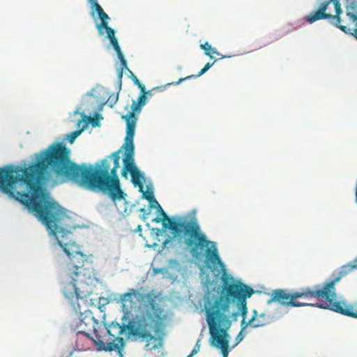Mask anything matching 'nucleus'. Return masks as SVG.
I'll list each match as a JSON object with an SVG mask.
<instances>
[{
    "instance_id": "obj_20",
    "label": "nucleus",
    "mask_w": 357,
    "mask_h": 357,
    "mask_svg": "<svg viewBox=\"0 0 357 357\" xmlns=\"http://www.w3.org/2000/svg\"><path fill=\"white\" fill-rule=\"evenodd\" d=\"M146 102V94H140L137 98V100H133L132 104L131 105L130 112H139L142 109V107L144 106Z\"/></svg>"
},
{
    "instance_id": "obj_13",
    "label": "nucleus",
    "mask_w": 357,
    "mask_h": 357,
    "mask_svg": "<svg viewBox=\"0 0 357 357\" xmlns=\"http://www.w3.org/2000/svg\"><path fill=\"white\" fill-rule=\"evenodd\" d=\"M357 270V257L347 264L342 265L339 268L335 269L330 275L336 282H339L342 278L351 271Z\"/></svg>"
},
{
    "instance_id": "obj_44",
    "label": "nucleus",
    "mask_w": 357,
    "mask_h": 357,
    "mask_svg": "<svg viewBox=\"0 0 357 357\" xmlns=\"http://www.w3.org/2000/svg\"><path fill=\"white\" fill-rule=\"evenodd\" d=\"M355 202L357 204V195L355 196Z\"/></svg>"
},
{
    "instance_id": "obj_11",
    "label": "nucleus",
    "mask_w": 357,
    "mask_h": 357,
    "mask_svg": "<svg viewBox=\"0 0 357 357\" xmlns=\"http://www.w3.org/2000/svg\"><path fill=\"white\" fill-rule=\"evenodd\" d=\"M127 326L126 325H121L119 324L112 323L109 328L107 329L106 332L113 338H115L112 342L119 344V349H115L114 351L117 350L121 354V348L123 347L124 340L121 335L126 332Z\"/></svg>"
},
{
    "instance_id": "obj_30",
    "label": "nucleus",
    "mask_w": 357,
    "mask_h": 357,
    "mask_svg": "<svg viewBox=\"0 0 357 357\" xmlns=\"http://www.w3.org/2000/svg\"><path fill=\"white\" fill-rule=\"evenodd\" d=\"M338 29H340L344 33H345L349 36H352L357 40V32L356 31H352V29H351L344 25H342Z\"/></svg>"
},
{
    "instance_id": "obj_28",
    "label": "nucleus",
    "mask_w": 357,
    "mask_h": 357,
    "mask_svg": "<svg viewBox=\"0 0 357 357\" xmlns=\"http://www.w3.org/2000/svg\"><path fill=\"white\" fill-rule=\"evenodd\" d=\"M259 314L257 310H253L252 311V315L250 319H249L250 321H252V324L259 323V324H265V326L267 325V323L265 321H262L258 319Z\"/></svg>"
},
{
    "instance_id": "obj_1",
    "label": "nucleus",
    "mask_w": 357,
    "mask_h": 357,
    "mask_svg": "<svg viewBox=\"0 0 357 357\" xmlns=\"http://www.w3.org/2000/svg\"><path fill=\"white\" fill-rule=\"evenodd\" d=\"M121 149L101 160L95 167L86 163L78 165L71 160L70 149L63 142H54L46 149L35 154L36 160L29 165L0 167V191L17 201L44 224L56 238L59 245L69 258L63 293L68 298H86L91 291L82 290L85 282L82 277L91 278V256L78 250V245L68 240L71 234L63 227L67 216L65 211L43 188V184L58 185L73 182L91 190L107 193L115 200L124 199L117 170L120 167Z\"/></svg>"
},
{
    "instance_id": "obj_15",
    "label": "nucleus",
    "mask_w": 357,
    "mask_h": 357,
    "mask_svg": "<svg viewBox=\"0 0 357 357\" xmlns=\"http://www.w3.org/2000/svg\"><path fill=\"white\" fill-rule=\"evenodd\" d=\"M144 181L145 178L143 173H142L137 168V167L135 165L132 172H131V181L134 186L139 187V192H143V183L144 182Z\"/></svg>"
},
{
    "instance_id": "obj_8",
    "label": "nucleus",
    "mask_w": 357,
    "mask_h": 357,
    "mask_svg": "<svg viewBox=\"0 0 357 357\" xmlns=\"http://www.w3.org/2000/svg\"><path fill=\"white\" fill-rule=\"evenodd\" d=\"M264 294L270 296L267 300L266 304L271 305L276 303L285 307H305L303 302L295 301L294 289L278 288L271 291V292H264Z\"/></svg>"
},
{
    "instance_id": "obj_36",
    "label": "nucleus",
    "mask_w": 357,
    "mask_h": 357,
    "mask_svg": "<svg viewBox=\"0 0 357 357\" xmlns=\"http://www.w3.org/2000/svg\"><path fill=\"white\" fill-rule=\"evenodd\" d=\"M149 203H150L151 207L155 208L157 209L158 208V205H160L158 202H157V204L155 202H149Z\"/></svg>"
},
{
    "instance_id": "obj_34",
    "label": "nucleus",
    "mask_w": 357,
    "mask_h": 357,
    "mask_svg": "<svg viewBox=\"0 0 357 357\" xmlns=\"http://www.w3.org/2000/svg\"><path fill=\"white\" fill-rule=\"evenodd\" d=\"M138 88L141 90L142 93L141 94H146L145 91V86L142 84V83H139V85H137Z\"/></svg>"
},
{
    "instance_id": "obj_23",
    "label": "nucleus",
    "mask_w": 357,
    "mask_h": 357,
    "mask_svg": "<svg viewBox=\"0 0 357 357\" xmlns=\"http://www.w3.org/2000/svg\"><path fill=\"white\" fill-rule=\"evenodd\" d=\"M212 65H213V63H207L204 66V67L199 72V73L197 75H192L187 76V77H185L184 78H181L176 82L171 83L170 84L178 85V84H181L182 82H183L185 80L189 79L192 78V77L193 78L198 77L202 75L203 74H204L212 66Z\"/></svg>"
},
{
    "instance_id": "obj_32",
    "label": "nucleus",
    "mask_w": 357,
    "mask_h": 357,
    "mask_svg": "<svg viewBox=\"0 0 357 357\" xmlns=\"http://www.w3.org/2000/svg\"><path fill=\"white\" fill-rule=\"evenodd\" d=\"M117 56L121 61V70H123V68H127V62L124 58V56L123 55V53L122 52L119 53L117 54Z\"/></svg>"
},
{
    "instance_id": "obj_22",
    "label": "nucleus",
    "mask_w": 357,
    "mask_h": 357,
    "mask_svg": "<svg viewBox=\"0 0 357 357\" xmlns=\"http://www.w3.org/2000/svg\"><path fill=\"white\" fill-rule=\"evenodd\" d=\"M229 329L225 328V357H228L229 352L234 349L233 344L230 345L231 337L229 334Z\"/></svg>"
},
{
    "instance_id": "obj_29",
    "label": "nucleus",
    "mask_w": 357,
    "mask_h": 357,
    "mask_svg": "<svg viewBox=\"0 0 357 357\" xmlns=\"http://www.w3.org/2000/svg\"><path fill=\"white\" fill-rule=\"evenodd\" d=\"M81 132L82 130H75L70 132L69 134L66 135V139L70 144H73L75 139L81 134Z\"/></svg>"
},
{
    "instance_id": "obj_35",
    "label": "nucleus",
    "mask_w": 357,
    "mask_h": 357,
    "mask_svg": "<svg viewBox=\"0 0 357 357\" xmlns=\"http://www.w3.org/2000/svg\"><path fill=\"white\" fill-rule=\"evenodd\" d=\"M267 314L266 312H261V314H259V318H263L264 319V320L263 321H265L266 319V317H267Z\"/></svg>"
},
{
    "instance_id": "obj_21",
    "label": "nucleus",
    "mask_w": 357,
    "mask_h": 357,
    "mask_svg": "<svg viewBox=\"0 0 357 357\" xmlns=\"http://www.w3.org/2000/svg\"><path fill=\"white\" fill-rule=\"evenodd\" d=\"M247 319H241V322H240V326H241L240 331H242L244 332H248L247 329L248 327H250L252 328H258L265 326V324H259V323L252 324V321H250L249 319L248 320H247Z\"/></svg>"
},
{
    "instance_id": "obj_38",
    "label": "nucleus",
    "mask_w": 357,
    "mask_h": 357,
    "mask_svg": "<svg viewBox=\"0 0 357 357\" xmlns=\"http://www.w3.org/2000/svg\"><path fill=\"white\" fill-rule=\"evenodd\" d=\"M110 99H112V100H114L116 102L117 100V99H118V96H114L113 97H112V96H111L109 97V100H110Z\"/></svg>"
},
{
    "instance_id": "obj_26",
    "label": "nucleus",
    "mask_w": 357,
    "mask_h": 357,
    "mask_svg": "<svg viewBox=\"0 0 357 357\" xmlns=\"http://www.w3.org/2000/svg\"><path fill=\"white\" fill-rule=\"evenodd\" d=\"M307 15L304 16L303 18L299 19L295 22H288L287 23L289 26V27L291 28V29H293V31H296L305 22L307 23V21L305 20V17Z\"/></svg>"
},
{
    "instance_id": "obj_14",
    "label": "nucleus",
    "mask_w": 357,
    "mask_h": 357,
    "mask_svg": "<svg viewBox=\"0 0 357 357\" xmlns=\"http://www.w3.org/2000/svg\"><path fill=\"white\" fill-rule=\"evenodd\" d=\"M123 167L121 172V175L123 177L127 178L128 173L129 172L131 174L135 165L134 162V154L125 153L123 158Z\"/></svg>"
},
{
    "instance_id": "obj_10",
    "label": "nucleus",
    "mask_w": 357,
    "mask_h": 357,
    "mask_svg": "<svg viewBox=\"0 0 357 357\" xmlns=\"http://www.w3.org/2000/svg\"><path fill=\"white\" fill-rule=\"evenodd\" d=\"M126 123V136L125 138V143L122 148L125 149V153L134 154V135L136 127L137 117L133 112H129L127 115L124 116Z\"/></svg>"
},
{
    "instance_id": "obj_40",
    "label": "nucleus",
    "mask_w": 357,
    "mask_h": 357,
    "mask_svg": "<svg viewBox=\"0 0 357 357\" xmlns=\"http://www.w3.org/2000/svg\"><path fill=\"white\" fill-rule=\"evenodd\" d=\"M354 23H355L354 29L352 31L357 32V21L355 22Z\"/></svg>"
},
{
    "instance_id": "obj_19",
    "label": "nucleus",
    "mask_w": 357,
    "mask_h": 357,
    "mask_svg": "<svg viewBox=\"0 0 357 357\" xmlns=\"http://www.w3.org/2000/svg\"><path fill=\"white\" fill-rule=\"evenodd\" d=\"M105 31L107 32V38L110 40V43L112 45L115 52H116V54L122 52L119 45L118 40L115 37L114 30L109 27L105 29Z\"/></svg>"
},
{
    "instance_id": "obj_39",
    "label": "nucleus",
    "mask_w": 357,
    "mask_h": 357,
    "mask_svg": "<svg viewBox=\"0 0 357 357\" xmlns=\"http://www.w3.org/2000/svg\"><path fill=\"white\" fill-rule=\"evenodd\" d=\"M153 221L155 222H160L161 221V218H155V219L153 220Z\"/></svg>"
},
{
    "instance_id": "obj_2",
    "label": "nucleus",
    "mask_w": 357,
    "mask_h": 357,
    "mask_svg": "<svg viewBox=\"0 0 357 357\" xmlns=\"http://www.w3.org/2000/svg\"><path fill=\"white\" fill-rule=\"evenodd\" d=\"M162 219V226L172 231L174 238L181 242L197 259L204 257V266L215 276L211 298H216L213 305L206 309V321L210 333L211 344L223 352V263L221 261L215 243L207 239L195 222L172 220L160 205L157 209Z\"/></svg>"
},
{
    "instance_id": "obj_3",
    "label": "nucleus",
    "mask_w": 357,
    "mask_h": 357,
    "mask_svg": "<svg viewBox=\"0 0 357 357\" xmlns=\"http://www.w3.org/2000/svg\"><path fill=\"white\" fill-rule=\"evenodd\" d=\"M158 296L153 291L141 294L138 290L130 289L120 297L122 307L126 314L132 312L140 302L143 308L142 314L137 317L134 335L146 340V347L153 350L162 346L163 335V310L157 303Z\"/></svg>"
},
{
    "instance_id": "obj_42",
    "label": "nucleus",
    "mask_w": 357,
    "mask_h": 357,
    "mask_svg": "<svg viewBox=\"0 0 357 357\" xmlns=\"http://www.w3.org/2000/svg\"><path fill=\"white\" fill-rule=\"evenodd\" d=\"M231 56H230V55H225V56H224V58H225V59H227V58H231Z\"/></svg>"
},
{
    "instance_id": "obj_27",
    "label": "nucleus",
    "mask_w": 357,
    "mask_h": 357,
    "mask_svg": "<svg viewBox=\"0 0 357 357\" xmlns=\"http://www.w3.org/2000/svg\"><path fill=\"white\" fill-rule=\"evenodd\" d=\"M248 335V332L240 331L235 337L234 343L233 344L234 349Z\"/></svg>"
},
{
    "instance_id": "obj_31",
    "label": "nucleus",
    "mask_w": 357,
    "mask_h": 357,
    "mask_svg": "<svg viewBox=\"0 0 357 357\" xmlns=\"http://www.w3.org/2000/svg\"><path fill=\"white\" fill-rule=\"evenodd\" d=\"M143 193L142 197L144 199L148 200L149 202H155L157 204V200L155 199L153 192H142Z\"/></svg>"
},
{
    "instance_id": "obj_37",
    "label": "nucleus",
    "mask_w": 357,
    "mask_h": 357,
    "mask_svg": "<svg viewBox=\"0 0 357 357\" xmlns=\"http://www.w3.org/2000/svg\"><path fill=\"white\" fill-rule=\"evenodd\" d=\"M132 80H133L135 84L137 85V86L139 85V83H141L139 82V80L137 78V77H135V76H133Z\"/></svg>"
},
{
    "instance_id": "obj_25",
    "label": "nucleus",
    "mask_w": 357,
    "mask_h": 357,
    "mask_svg": "<svg viewBox=\"0 0 357 357\" xmlns=\"http://www.w3.org/2000/svg\"><path fill=\"white\" fill-rule=\"evenodd\" d=\"M201 48L204 51L205 54L210 56L211 59L215 58L214 55H220L215 48L212 47L211 45L208 43L206 42L204 44L201 45Z\"/></svg>"
},
{
    "instance_id": "obj_18",
    "label": "nucleus",
    "mask_w": 357,
    "mask_h": 357,
    "mask_svg": "<svg viewBox=\"0 0 357 357\" xmlns=\"http://www.w3.org/2000/svg\"><path fill=\"white\" fill-rule=\"evenodd\" d=\"M347 16L352 22H357V0H351L345 5Z\"/></svg>"
},
{
    "instance_id": "obj_17",
    "label": "nucleus",
    "mask_w": 357,
    "mask_h": 357,
    "mask_svg": "<svg viewBox=\"0 0 357 357\" xmlns=\"http://www.w3.org/2000/svg\"><path fill=\"white\" fill-rule=\"evenodd\" d=\"M293 31V29H291L290 27H289L288 24H286L283 26H282L280 29H278L275 30L273 33H271V36L272 38V40L271 42L264 44L263 46H266L268 44H270L272 42L278 40L279 39L282 38L284 36H287V34L291 33Z\"/></svg>"
},
{
    "instance_id": "obj_16",
    "label": "nucleus",
    "mask_w": 357,
    "mask_h": 357,
    "mask_svg": "<svg viewBox=\"0 0 357 357\" xmlns=\"http://www.w3.org/2000/svg\"><path fill=\"white\" fill-rule=\"evenodd\" d=\"M288 312L289 310H285L281 307H278L273 310V312L268 314L266 319L267 325L281 319Z\"/></svg>"
},
{
    "instance_id": "obj_24",
    "label": "nucleus",
    "mask_w": 357,
    "mask_h": 357,
    "mask_svg": "<svg viewBox=\"0 0 357 357\" xmlns=\"http://www.w3.org/2000/svg\"><path fill=\"white\" fill-rule=\"evenodd\" d=\"M238 316L235 313L234 310L231 312L225 313V328H230L232 323L238 321Z\"/></svg>"
},
{
    "instance_id": "obj_33",
    "label": "nucleus",
    "mask_w": 357,
    "mask_h": 357,
    "mask_svg": "<svg viewBox=\"0 0 357 357\" xmlns=\"http://www.w3.org/2000/svg\"><path fill=\"white\" fill-rule=\"evenodd\" d=\"M199 342H200V340H199L197 341L196 345L195 346L194 349L192 350L191 353L188 356V357H192L193 355L196 354L199 351V349H200Z\"/></svg>"
},
{
    "instance_id": "obj_5",
    "label": "nucleus",
    "mask_w": 357,
    "mask_h": 357,
    "mask_svg": "<svg viewBox=\"0 0 357 357\" xmlns=\"http://www.w3.org/2000/svg\"><path fill=\"white\" fill-rule=\"evenodd\" d=\"M98 324L95 319L91 316H85L79 319L77 324V341L76 347L79 350H86L89 348L88 345L81 344L82 340L88 342H93L97 347L98 351H112L115 349H119V344L114 342L105 343L101 339V335L98 333L96 326Z\"/></svg>"
},
{
    "instance_id": "obj_6",
    "label": "nucleus",
    "mask_w": 357,
    "mask_h": 357,
    "mask_svg": "<svg viewBox=\"0 0 357 357\" xmlns=\"http://www.w3.org/2000/svg\"><path fill=\"white\" fill-rule=\"evenodd\" d=\"M336 282L331 276H328V284L331 291L326 294V296L321 297L326 302L319 301L314 303H303L305 306L317 307L323 310H328L335 313L357 319V310L356 305L348 303L347 299L342 295L338 296L336 292Z\"/></svg>"
},
{
    "instance_id": "obj_41",
    "label": "nucleus",
    "mask_w": 357,
    "mask_h": 357,
    "mask_svg": "<svg viewBox=\"0 0 357 357\" xmlns=\"http://www.w3.org/2000/svg\"><path fill=\"white\" fill-rule=\"evenodd\" d=\"M73 354V351H70V353L66 356V357H72Z\"/></svg>"
},
{
    "instance_id": "obj_43",
    "label": "nucleus",
    "mask_w": 357,
    "mask_h": 357,
    "mask_svg": "<svg viewBox=\"0 0 357 357\" xmlns=\"http://www.w3.org/2000/svg\"><path fill=\"white\" fill-rule=\"evenodd\" d=\"M137 229H138L139 231H142V229H141V226H140V225H139V226H138Z\"/></svg>"
},
{
    "instance_id": "obj_9",
    "label": "nucleus",
    "mask_w": 357,
    "mask_h": 357,
    "mask_svg": "<svg viewBox=\"0 0 357 357\" xmlns=\"http://www.w3.org/2000/svg\"><path fill=\"white\" fill-rule=\"evenodd\" d=\"M331 291L328 284V277L321 284H315L312 287H301L294 290L295 301L298 298H315L326 296V294Z\"/></svg>"
},
{
    "instance_id": "obj_4",
    "label": "nucleus",
    "mask_w": 357,
    "mask_h": 357,
    "mask_svg": "<svg viewBox=\"0 0 357 357\" xmlns=\"http://www.w3.org/2000/svg\"><path fill=\"white\" fill-rule=\"evenodd\" d=\"M262 291L255 290L241 278L234 277L225 264V313L234 307L238 317L248 319V299L254 294H261Z\"/></svg>"
},
{
    "instance_id": "obj_7",
    "label": "nucleus",
    "mask_w": 357,
    "mask_h": 357,
    "mask_svg": "<svg viewBox=\"0 0 357 357\" xmlns=\"http://www.w3.org/2000/svg\"><path fill=\"white\" fill-rule=\"evenodd\" d=\"M342 13L340 0H328L320 5L314 6L313 10L307 15L305 20L310 24L319 20H326L328 24L338 29L342 26Z\"/></svg>"
},
{
    "instance_id": "obj_12",
    "label": "nucleus",
    "mask_w": 357,
    "mask_h": 357,
    "mask_svg": "<svg viewBox=\"0 0 357 357\" xmlns=\"http://www.w3.org/2000/svg\"><path fill=\"white\" fill-rule=\"evenodd\" d=\"M89 3H91V8H95L96 11L97 12L99 18L100 19L101 22L96 24V28L98 31V33L100 36H102L104 34V29H107V28H109L108 26V22L107 20L109 19V16L107 13H105L102 7L97 3L96 0H88Z\"/></svg>"
}]
</instances>
